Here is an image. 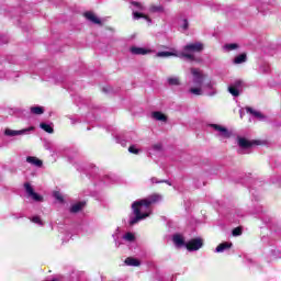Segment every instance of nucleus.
<instances>
[{"label": "nucleus", "mask_w": 281, "mask_h": 281, "mask_svg": "<svg viewBox=\"0 0 281 281\" xmlns=\"http://www.w3.org/2000/svg\"><path fill=\"white\" fill-rule=\"evenodd\" d=\"M123 240H126V243H135V234L133 233H126L123 236Z\"/></svg>", "instance_id": "obj_28"}, {"label": "nucleus", "mask_w": 281, "mask_h": 281, "mask_svg": "<svg viewBox=\"0 0 281 281\" xmlns=\"http://www.w3.org/2000/svg\"><path fill=\"white\" fill-rule=\"evenodd\" d=\"M167 82L170 87H179L181 85V79L179 77H169Z\"/></svg>", "instance_id": "obj_19"}, {"label": "nucleus", "mask_w": 281, "mask_h": 281, "mask_svg": "<svg viewBox=\"0 0 281 281\" xmlns=\"http://www.w3.org/2000/svg\"><path fill=\"white\" fill-rule=\"evenodd\" d=\"M149 12L150 14H157V13L165 12V9H164V5L161 4H150Z\"/></svg>", "instance_id": "obj_15"}, {"label": "nucleus", "mask_w": 281, "mask_h": 281, "mask_svg": "<svg viewBox=\"0 0 281 281\" xmlns=\"http://www.w3.org/2000/svg\"><path fill=\"white\" fill-rule=\"evenodd\" d=\"M179 25H180L181 32H188V30L190 29V22L186 18L179 21Z\"/></svg>", "instance_id": "obj_18"}, {"label": "nucleus", "mask_w": 281, "mask_h": 281, "mask_svg": "<svg viewBox=\"0 0 281 281\" xmlns=\"http://www.w3.org/2000/svg\"><path fill=\"white\" fill-rule=\"evenodd\" d=\"M117 232H120L119 228L116 229V234H113L112 236H113V239H114V243H115L116 247H120V244L117 243Z\"/></svg>", "instance_id": "obj_34"}, {"label": "nucleus", "mask_w": 281, "mask_h": 281, "mask_svg": "<svg viewBox=\"0 0 281 281\" xmlns=\"http://www.w3.org/2000/svg\"><path fill=\"white\" fill-rule=\"evenodd\" d=\"M125 265H127V267H139L140 262L133 257H128L125 259Z\"/></svg>", "instance_id": "obj_21"}, {"label": "nucleus", "mask_w": 281, "mask_h": 281, "mask_svg": "<svg viewBox=\"0 0 281 281\" xmlns=\"http://www.w3.org/2000/svg\"><path fill=\"white\" fill-rule=\"evenodd\" d=\"M128 153H132V155H139V149L135 145H132L128 147Z\"/></svg>", "instance_id": "obj_30"}, {"label": "nucleus", "mask_w": 281, "mask_h": 281, "mask_svg": "<svg viewBox=\"0 0 281 281\" xmlns=\"http://www.w3.org/2000/svg\"><path fill=\"white\" fill-rule=\"evenodd\" d=\"M27 164H31V166H35L36 168H42L43 167V160L38 159L37 157L34 156H29L26 157Z\"/></svg>", "instance_id": "obj_12"}, {"label": "nucleus", "mask_w": 281, "mask_h": 281, "mask_svg": "<svg viewBox=\"0 0 281 281\" xmlns=\"http://www.w3.org/2000/svg\"><path fill=\"white\" fill-rule=\"evenodd\" d=\"M244 116H245V110H240L239 111V117L243 120Z\"/></svg>", "instance_id": "obj_37"}, {"label": "nucleus", "mask_w": 281, "mask_h": 281, "mask_svg": "<svg viewBox=\"0 0 281 281\" xmlns=\"http://www.w3.org/2000/svg\"><path fill=\"white\" fill-rule=\"evenodd\" d=\"M162 183H167L168 186H172L170 182L166 181V180H161Z\"/></svg>", "instance_id": "obj_38"}, {"label": "nucleus", "mask_w": 281, "mask_h": 281, "mask_svg": "<svg viewBox=\"0 0 281 281\" xmlns=\"http://www.w3.org/2000/svg\"><path fill=\"white\" fill-rule=\"evenodd\" d=\"M236 142H237V145L239 146V148H241L240 153H245V150H248V148H251V146H254V144H256V142L249 140L243 136H237Z\"/></svg>", "instance_id": "obj_8"}, {"label": "nucleus", "mask_w": 281, "mask_h": 281, "mask_svg": "<svg viewBox=\"0 0 281 281\" xmlns=\"http://www.w3.org/2000/svg\"><path fill=\"white\" fill-rule=\"evenodd\" d=\"M204 45L201 42H194L187 44L183 47L181 56L183 58H187L188 60H194V54H200V52H203Z\"/></svg>", "instance_id": "obj_3"}, {"label": "nucleus", "mask_w": 281, "mask_h": 281, "mask_svg": "<svg viewBox=\"0 0 281 281\" xmlns=\"http://www.w3.org/2000/svg\"><path fill=\"white\" fill-rule=\"evenodd\" d=\"M243 63H247L246 54H240L234 58V65H243Z\"/></svg>", "instance_id": "obj_22"}, {"label": "nucleus", "mask_w": 281, "mask_h": 281, "mask_svg": "<svg viewBox=\"0 0 281 281\" xmlns=\"http://www.w3.org/2000/svg\"><path fill=\"white\" fill-rule=\"evenodd\" d=\"M233 236H240L243 234V229L240 227H236L233 229Z\"/></svg>", "instance_id": "obj_32"}, {"label": "nucleus", "mask_w": 281, "mask_h": 281, "mask_svg": "<svg viewBox=\"0 0 281 281\" xmlns=\"http://www.w3.org/2000/svg\"><path fill=\"white\" fill-rule=\"evenodd\" d=\"M130 52L134 54V56H146V54H150L151 50L144 47L132 46Z\"/></svg>", "instance_id": "obj_11"}, {"label": "nucleus", "mask_w": 281, "mask_h": 281, "mask_svg": "<svg viewBox=\"0 0 281 281\" xmlns=\"http://www.w3.org/2000/svg\"><path fill=\"white\" fill-rule=\"evenodd\" d=\"M228 92H229L231 94H233L234 98H238V97L240 95V89H238V88H236V87H234V86H229V87H228Z\"/></svg>", "instance_id": "obj_26"}, {"label": "nucleus", "mask_w": 281, "mask_h": 281, "mask_svg": "<svg viewBox=\"0 0 281 281\" xmlns=\"http://www.w3.org/2000/svg\"><path fill=\"white\" fill-rule=\"evenodd\" d=\"M184 246L188 249V251H199V249L203 247V239L201 238L191 239Z\"/></svg>", "instance_id": "obj_9"}, {"label": "nucleus", "mask_w": 281, "mask_h": 281, "mask_svg": "<svg viewBox=\"0 0 281 281\" xmlns=\"http://www.w3.org/2000/svg\"><path fill=\"white\" fill-rule=\"evenodd\" d=\"M231 248H232V243H222L216 247L215 251L216 254H223V251Z\"/></svg>", "instance_id": "obj_17"}, {"label": "nucleus", "mask_w": 281, "mask_h": 281, "mask_svg": "<svg viewBox=\"0 0 281 281\" xmlns=\"http://www.w3.org/2000/svg\"><path fill=\"white\" fill-rule=\"evenodd\" d=\"M40 127L42 128V131H45V133H49V134L54 133V127H52L50 124L41 123Z\"/></svg>", "instance_id": "obj_25"}, {"label": "nucleus", "mask_w": 281, "mask_h": 281, "mask_svg": "<svg viewBox=\"0 0 281 281\" xmlns=\"http://www.w3.org/2000/svg\"><path fill=\"white\" fill-rule=\"evenodd\" d=\"M210 128H213L216 137L220 139H229L232 137V131L221 124H210Z\"/></svg>", "instance_id": "obj_5"}, {"label": "nucleus", "mask_w": 281, "mask_h": 281, "mask_svg": "<svg viewBox=\"0 0 281 281\" xmlns=\"http://www.w3.org/2000/svg\"><path fill=\"white\" fill-rule=\"evenodd\" d=\"M164 201V196L159 193H153L145 199L136 200L132 203V214L134 216L130 217V225H137L139 221H145L153 214V209L150 205H155V203H161Z\"/></svg>", "instance_id": "obj_2"}, {"label": "nucleus", "mask_w": 281, "mask_h": 281, "mask_svg": "<svg viewBox=\"0 0 281 281\" xmlns=\"http://www.w3.org/2000/svg\"><path fill=\"white\" fill-rule=\"evenodd\" d=\"M173 243L176 247H183V245H186V241L183 240V236L181 235H175Z\"/></svg>", "instance_id": "obj_24"}, {"label": "nucleus", "mask_w": 281, "mask_h": 281, "mask_svg": "<svg viewBox=\"0 0 281 281\" xmlns=\"http://www.w3.org/2000/svg\"><path fill=\"white\" fill-rule=\"evenodd\" d=\"M151 117L156 120V122H168V116L159 111L153 112Z\"/></svg>", "instance_id": "obj_14"}, {"label": "nucleus", "mask_w": 281, "mask_h": 281, "mask_svg": "<svg viewBox=\"0 0 281 281\" xmlns=\"http://www.w3.org/2000/svg\"><path fill=\"white\" fill-rule=\"evenodd\" d=\"M30 111L33 113V115H43L45 113V109L40 105L31 106Z\"/></svg>", "instance_id": "obj_23"}, {"label": "nucleus", "mask_w": 281, "mask_h": 281, "mask_svg": "<svg viewBox=\"0 0 281 281\" xmlns=\"http://www.w3.org/2000/svg\"><path fill=\"white\" fill-rule=\"evenodd\" d=\"M154 150H161V144H155L153 145Z\"/></svg>", "instance_id": "obj_36"}, {"label": "nucleus", "mask_w": 281, "mask_h": 281, "mask_svg": "<svg viewBox=\"0 0 281 281\" xmlns=\"http://www.w3.org/2000/svg\"><path fill=\"white\" fill-rule=\"evenodd\" d=\"M54 198L59 201L60 203H63V193L55 191L54 192Z\"/></svg>", "instance_id": "obj_31"}, {"label": "nucleus", "mask_w": 281, "mask_h": 281, "mask_svg": "<svg viewBox=\"0 0 281 281\" xmlns=\"http://www.w3.org/2000/svg\"><path fill=\"white\" fill-rule=\"evenodd\" d=\"M83 16L87 19V21H90V23H93L94 25H102V20L95 15V13L88 11L83 14Z\"/></svg>", "instance_id": "obj_10"}, {"label": "nucleus", "mask_w": 281, "mask_h": 281, "mask_svg": "<svg viewBox=\"0 0 281 281\" xmlns=\"http://www.w3.org/2000/svg\"><path fill=\"white\" fill-rule=\"evenodd\" d=\"M31 131H34V126H30L27 128H23V130H5L4 135H7L8 137H16L19 135H27L29 133H31Z\"/></svg>", "instance_id": "obj_7"}, {"label": "nucleus", "mask_w": 281, "mask_h": 281, "mask_svg": "<svg viewBox=\"0 0 281 281\" xmlns=\"http://www.w3.org/2000/svg\"><path fill=\"white\" fill-rule=\"evenodd\" d=\"M24 189H25L27 196H30V199H32L36 203H43V201H44L43 195L36 193L30 182L24 183Z\"/></svg>", "instance_id": "obj_6"}, {"label": "nucleus", "mask_w": 281, "mask_h": 281, "mask_svg": "<svg viewBox=\"0 0 281 281\" xmlns=\"http://www.w3.org/2000/svg\"><path fill=\"white\" fill-rule=\"evenodd\" d=\"M157 58H170V56H175L172 52H158L156 54Z\"/></svg>", "instance_id": "obj_27"}, {"label": "nucleus", "mask_w": 281, "mask_h": 281, "mask_svg": "<svg viewBox=\"0 0 281 281\" xmlns=\"http://www.w3.org/2000/svg\"><path fill=\"white\" fill-rule=\"evenodd\" d=\"M132 12L134 21H139V19H145L148 23H153V20L149 19L148 15L143 12L146 11V5L142 2H132Z\"/></svg>", "instance_id": "obj_4"}, {"label": "nucleus", "mask_w": 281, "mask_h": 281, "mask_svg": "<svg viewBox=\"0 0 281 281\" xmlns=\"http://www.w3.org/2000/svg\"><path fill=\"white\" fill-rule=\"evenodd\" d=\"M31 223H35V225H40V227H43V220H41V216H33L30 218Z\"/></svg>", "instance_id": "obj_29"}, {"label": "nucleus", "mask_w": 281, "mask_h": 281, "mask_svg": "<svg viewBox=\"0 0 281 281\" xmlns=\"http://www.w3.org/2000/svg\"><path fill=\"white\" fill-rule=\"evenodd\" d=\"M246 112L250 113V115H254V117H257V120H265V115L251 108H246Z\"/></svg>", "instance_id": "obj_20"}, {"label": "nucleus", "mask_w": 281, "mask_h": 281, "mask_svg": "<svg viewBox=\"0 0 281 281\" xmlns=\"http://www.w3.org/2000/svg\"><path fill=\"white\" fill-rule=\"evenodd\" d=\"M223 52H225L226 54H228L229 52H236V49H240V45L236 44V43H228L225 44L222 47Z\"/></svg>", "instance_id": "obj_13"}, {"label": "nucleus", "mask_w": 281, "mask_h": 281, "mask_svg": "<svg viewBox=\"0 0 281 281\" xmlns=\"http://www.w3.org/2000/svg\"><path fill=\"white\" fill-rule=\"evenodd\" d=\"M231 86L235 87V89H239L243 87V81L240 80H236L234 83H232Z\"/></svg>", "instance_id": "obj_33"}, {"label": "nucleus", "mask_w": 281, "mask_h": 281, "mask_svg": "<svg viewBox=\"0 0 281 281\" xmlns=\"http://www.w3.org/2000/svg\"><path fill=\"white\" fill-rule=\"evenodd\" d=\"M83 207H85V202H77L71 205L70 212L72 214H78V212L82 211Z\"/></svg>", "instance_id": "obj_16"}, {"label": "nucleus", "mask_w": 281, "mask_h": 281, "mask_svg": "<svg viewBox=\"0 0 281 281\" xmlns=\"http://www.w3.org/2000/svg\"><path fill=\"white\" fill-rule=\"evenodd\" d=\"M191 80L189 81L188 93L190 95H209L214 98L218 90L216 80L210 78L201 68H190Z\"/></svg>", "instance_id": "obj_1"}, {"label": "nucleus", "mask_w": 281, "mask_h": 281, "mask_svg": "<svg viewBox=\"0 0 281 281\" xmlns=\"http://www.w3.org/2000/svg\"><path fill=\"white\" fill-rule=\"evenodd\" d=\"M150 183L151 184H154V183H164V181H161V180L159 181V180H157V178H151Z\"/></svg>", "instance_id": "obj_35"}]
</instances>
